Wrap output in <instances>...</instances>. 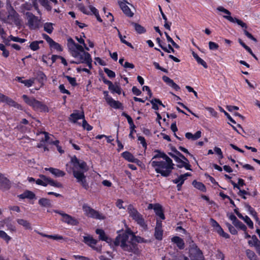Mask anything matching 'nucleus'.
Instances as JSON below:
<instances>
[{
	"instance_id": "nucleus-18",
	"label": "nucleus",
	"mask_w": 260,
	"mask_h": 260,
	"mask_svg": "<svg viewBox=\"0 0 260 260\" xmlns=\"http://www.w3.org/2000/svg\"><path fill=\"white\" fill-rule=\"evenodd\" d=\"M45 171H49L55 177H63L65 175V173L56 168H44Z\"/></svg>"
},
{
	"instance_id": "nucleus-11",
	"label": "nucleus",
	"mask_w": 260,
	"mask_h": 260,
	"mask_svg": "<svg viewBox=\"0 0 260 260\" xmlns=\"http://www.w3.org/2000/svg\"><path fill=\"white\" fill-rule=\"evenodd\" d=\"M82 208L84 213L88 217L99 219L104 218V216L100 214L98 212L91 208L87 205H83Z\"/></svg>"
},
{
	"instance_id": "nucleus-22",
	"label": "nucleus",
	"mask_w": 260,
	"mask_h": 260,
	"mask_svg": "<svg viewBox=\"0 0 260 260\" xmlns=\"http://www.w3.org/2000/svg\"><path fill=\"white\" fill-rule=\"evenodd\" d=\"M39 177L40 178L38 179L36 181V184L43 186H47L49 184L50 178L41 174L39 175Z\"/></svg>"
},
{
	"instance_id": "nucleus-61",
	"label": "nucleus",
	"mask_w": 260,
	"mask_h": 260,
	"mask_svg": "<svg viewBox=\"0 0 260 260\" xmlns=\"http://www.w3.org/2000/svg\"><path fill=\"white\" fill-rule=\"evenodd\" d=\"M206 109L210 113V115L214 117H217V113L216 111H215V110L211 107H206Z\"/></svg>"
},
{
	"instance_id": "nucleus-32",
	"label": "nucleus",
	"mask_w": 260,
	"mask_h": 260,
	"mask_svg": "<svg viewBox=\"0 0 260 260\" xmlns=\"http://www.w3.org/2000/svg\"><path fill=\"white\" fill-rule=\"evenodd\" d=\"M18 197L21 199H33L35 198V194L31 191L26 190L24 191L23 193L19 195Z\"/></svg>"
},
{
	"instance_id": "nucleus-21",
	"label": "nucleus",
	"mask_w": 260,
	"mask_h": 260,
	"mask_svg": "<svg viewBox=\"0 0 260 260\" xmlns=\"http://www.w3.org/2000/svg\"><path fill=\"white\" fill-rule=\"evenodd\" d=\"M96 233L99 235L100 239L107 242V243H109L110 245L112 244L113 240H112L111 238H108L105 235V233L103 230H102L101 229H97L96 230Z\"/></svg>"
},
{
	"instance_id": "nucleus-45",
	"label": "nucleus",
	"mask_w": 260,
	"mask_h": 260,
	"mask_svg": "<svg viewBox=\"0 0 260 260\" xmlns=\"http://www.w3.org/2000/svg\"><path fill=\"white\" fill-rule=\"evenodd\" d=\"M118 37H119L121 42L122 43H123V44H125L126 45H127V46L133 48V46L132 45V44L126 41V40H125V38H126V36H122V35L120 34L119 31L118 30Z\"/></svg>"
},
{
	"instance_id": "nucleus-7",
	"label": "nucleus",
	"mask_w": 260,
	"mask_h": 260,
	"mask_svg": "<svg viewBox=\"0 0 260 260\" xmlns=\"http://www.w3.org/2000/svg\"><path fill=\"white\" fill-rule=\"evenodd\" d=\"M216 10L219 12L222 13L219 14L222 15L223 17L227 19L229 21L232 23H237L239 25L241 26L243 28H246L247 25L245 23L243 22L242 20L237 19L236 18H233L231 15V12L227 9H225L222 6H219L216 8Z\"/></svg>"
},
{
	"instance_id": "nucleus-17",
	"label": "nucleus",
	"mask_w": 260,
	"mask_h": 260,
	"mask_svg": "<svg viewBox=\"0 0 260 260\" xmlns=\"http://www.w3.org/2000/svg\"><path fill=\"white\" fill-rule=\"evenodd\" d=\"M84 118V114L83 112H79L75 111L70 115V120L73 123H76L78 120L83 119Z\"/></svg>"
},
{
	"instance_id": "nucleus-59",
	"label": "nucleus",
	"mask_w": 260,
	"mask_h": 260,
	"mask_svg": "<svg viewBox=\"0 0 260 260\" xmlns=\"http://www.w3.org/2000/svg\"><path fill=\"white\" fill-rule=\"evenodd\" d=\"M219 110L221 112H223L226 117L233 123L235 124L236 121L231 117V116L227 113L223 108L219 107Z\"/></svg>"
},
{
	"instance_id": "nucleus-31",
	"label": "nucleus",
	"mask_w": 260,
	"mask_h": 260,
	"mask_svg": "<svg viewBox=\"0 0 260 260\" xmlns=\"http://www.w3.org/2000/svg\"><path fill=\"white\" fill-rule=\"evenodd\" d=\"M201 134L200 131H197L194 134L188 132L185 134V137L189 140H196L201 137Z\"/></svg>"
},
{
	"instance_id": "nucleus-40",
	"label": "nucleus",
	"mask_w": 260,
	"mask_h": 260,
	"mask_svg": "<svg viewBox=\"0 0 260 260\" xmlns=\"http://www.w3.org/2000/svg\"><path fill=\"white\" fill-rule=\"evenodd\" d=\"M17 222L19 224L23 226L26 229H31L30 223L26 220L18 219Z\"/></svg>"
},
{
	"instance_id": "nucleus-47",
	"label": "nucleus",
	"mask_w": 260,
	"mask_h": 260,
	"mask_svg": "<svg viewBox=\"0 0 260 260\" xmlns=\"http://www.w3.org/2000/svg\"><path fill=\"white\" fill-rule=\"evenodd\" d=\"M246 254L247 257L250 259V260H254L256 258H257V256L255 255V253L251 250H246Z\"/></svg>"
},
{
	"instance_id": "nucleus-54",
	"label": "nucleus",
	"mask_w": 260,
	"mask_h": 260,
	"mask_svg": "<svg viewBox=\"0 0 260 260\" xmlns=\"http://www.w3.org/2000/svg\"><path fill=\"white\" fill-rule=\"evenodd\" d=\"M38 78L39 82L41 84V86H42L44 84V81L46 80L45 75L42 72H40L38 74Z\"/></svg>"
},
{
	"instance_id": "nucleus-50",
	"label": "nucleus",
	"mask_w": 260,
	"mask_h": 260,
	"mask_svg": "<svg viewBox=\"0 0 260 260\" xmlns=\"http://www.w3.org/2000/svg\"><path fill=\"white\" fill-rule=\"evenodd\" d=\"M258 239L256 236H252L251 239L248 241V244L250 246H255L258 245L257 243Z\"/></svg>"
},
{
	"instance_id": "nucleus-1",
	"label": "nucleus",
	"mask_w": 260,
	"mask_h": 260,
	"mask_svg": "<svg viewBox=\"0 0 260 260\" xmlns=\"http://www.w3.org/2000/svg\"><path fill=\"white\" fill-rule=\"evenodd\" d=\"M143 242V239L136 236L129 230L120 232L113 244L119 246L125 251L136 252L137 250V243Z\"/></svg>"
},
{
	"instance_id": "nucleus-52",
	"label": "nucleus",
	"mask_w": 260,
	"mask_h": 260,
	"mask_svg": "<svg viewBox=\"0 0 260 260\" xmlns=\"http://www.w3.org/2000/svg\"><path fill=\"white\" fill-rule=\"evenodd\" d=\"M9 39L10 41H12L16 42H19L20 43H23L26 41V40L24 39L19 38L17 37H14L12 35L9 37Z\"/></svg>"
},
{
	"instance_id": "nucleus-24",
	"label": "nucleus",
	"mask_w": 260,
	"mask_h": 260,
	"mask_svg": "<svg viewBox=\"0 0 260 260\" xmlns=\"http://www.w3.org/2000/svg\"><path fill=\"white\" fill-rule=\"evenodd\" d=\"M191 174L190 173H186L183 175H181L178 177L177 178L174 179L173 182L175 184H183L187 178L188 177L190 176Z\"/></svg>"
},
{
	"instance_id": "nucleus-2",
	"label": "nucleus",
	"mask_w": 260,
	"mask_h": 260,
	"mask_svg": "<svg viewBox=\"0 0 260 260\" xmlns=\"http://www.w3.org/2000/svg\"><path fill=\"white\" fill-rule=\"evenodd\" d=\"M67 46L71 55L75 59L71 63H86L89 69L92 68V59L90 54L82 45L76 43L72 38L67 40Z\"/></svg>"
},
{
	"instance_id": "nucleus-12",
	"label": "nucleus",
	"mask_w": 260,
	"mask_h": 260,
	"mask_svg": "<svg viewBox=\"0 0 260 260\" xmlns=\"http://www.w3.org/2000/svg\"><path fill=\"white\" fill-rule=\"evenodd\" d=\"M81 11L86 14H93L96 17L98 21L102 22V20L100 16L98 10L92 6H89L88 8L84 7L81 8Z\"/></svg>"
},
{
	"instance_id": "nucleus-49",
	"label": "nucleus",
	"mask_w": 260,
	"mask_h": 260,
	"mask_svg": "<svg viewBox=\"0 0 260 260\" xmlns=\"http://www.w3.org/2000/svg\"><path fill=\"white\" fill-rule=\"evenodd\" d=\"M1 183H4L5 185V188L6 189L9 188V185L8 183V181L0 173V184ZM0 188H3L2 185L0 184Z\"/></svg>"
},
{
	"instance_id": "nucleus-33",
	"label": "nucleus",
	"mask_w": 260,
	"mask_h": 260,
	"mask_svg": "<svg viewBox=\"0 0 260 260\" xmlns=\"http://www.w3.org/2000/svg\"><path fill=\"white\" fill-rule=\"evenodd\" d=\"M237 214V216L243 220L246 223V224L248 225V226L250 229L253 228V222L251 221V220L250 219V218L248 216H247V215H245L244 216L241 213H238Z\"/></svg>"
},
{
	"instance_id": "nucleus-13",
	"label": "nucleus",
	"mask_w": 260,
	"mask_h": 260,
	"mask_svg": "<svg viewBox=\"0 0 260 260\" xmlns=\"http://www.w3.org/2000/svg\"><path fill=\"white\" fill-rule=\"evenodd\" d=\"M154 237L158 240H161L163 236V230L162 229V221L157 219L155 228Z\"/></svg>"
},
{
	"instance_id": "nucleus-35",
	"label": "nucleus",
	"mask_w": 260,
	"mask_h": 260,
	"mask_svg": "<svg viewBox=\"0 0 260 260\" xmlns=\"http://www.w3.org/2000/svg\"><path fill=\"white\" fill-rule=\"evenodd\" d=\"M109 89L111 91L112 93H116L118 94H120L122 92V89L120 87V85L118 84H113L112 86H110L109 88Z\"/></svg>"
},
{
	"instance_id": "nucleus-64",
	"label": "nucleus",
	"mask_w": 260,
	"mask_h": 260,
	"mask_svg": "<svg viewBox=\"0 0 260 260\" xmlns=\"http://www.w3.org/2000/svg\"><path fill=\"white\" fill-rule=\"evenodd\" d=\"M214 152L219 155V158L221 159L223 158V156L222 154V151L221 149L219 147H215L214 148Z\"/></svg>"
},
{
	"instance_id": "nucleus-14",
	"label": "nucleus",
	"mask_w": 260,
	"mask_h": 260,
	"mask_svg": "<svg viewBox=\"0 0 260 260\" xmlns=\"http://www.w3.org/2000/svg\"><path fill=\"white\" fill-rule=\"evenodd\" d=\"M170 155L174 158L175 161L177 163V167L178 168H184L186 170H191V166L189 162L185 161L179 157L170 154Z\"/></svg>"
},
{
	"instance_id": "nucleus-23",
	"label": "nucleus",
	"mask_w": 260,
	"mask_h": 260,
	"mask_svg": "<svg viewBox=\"0 0 260 260\" xmlns=\"http://www.w3.org/2000/svg\"><path fill=\"white\" fill-rule=\"evenodd\" d=\"M162 79L169 86L173 88L176 90H178L180 89L179 86L176 84L172 79H170L169 77L164 76L162 77Z\"/></svg>"
},
{
	"instance_id": "nucleus-62",
	"label": "nucleus",
	"mask_w": 260,
	"mask_h": 260,
	"mask_svg": "<svg viewBox=\"0 0 260 260\" xmlns=\"http://www.w3.org/2000/svg\"><path fill=\"white\" fill-rule=\"evenodd\" d=\"M104 72L106 73L107 76L110 78H114L115 77V73L113 71H112L107 68L104 69Z\"/></svg>"
},
{
	"instance_id": "nucleus-3",
	"label": "nucleus",
	"mask_w": 260,
	"mask_h": 260,
	"mask_svg": "<svg viewBox=\"0 0 260 260\" xmlns=\"http://www.w3.org/2000/svg\"><path fill=\"white\" fill-rule=\"evenodd\" d=\"M72 168L68 166L67 171L70 173L73 172V176L76 179L77 182L80 183L84 188H88V184L86 181V176L84 173L88 170L86 163L83 160L78 159L76 157H73L71 161Z\"/></svg>"
},
{
	"instance_id": "nucleus-20",
	"label": "nucleus",
	"mask_w": 260,
	"mask_h": 260,
	"mask_svg": "<svg viewBox=\"0 0 260 260\" xmlns=\"http://www.w3.org/2000/svg\"><path fill=\"white\" fill-rule=\"evenodd\" d=\"M154 152L155 153L151 160H154V161H161L169 157L165 153L159 150H156Z\"/></svg>"
},
{
	"instance_id": "nucleus-19",
	"label": "nucleus",
	"mask_w": 260,
	"mask_h": 260,
	"mask_svg": "<svg viewBox=\"0 0 260 260\" xmlns=\"http://www.w3.org/2000/svg\"><path fill=\"white\" fill-rule=\"evenodd\" d=\"M189 254V256L192 260H198L202 257V252L197 248L190 250Z\"/></svg>"
},
{
	"instance_id": "nucleus-10",
	"label": "nucleus",
	"mask_w": 260,
	"mask_h": 260,
	"mask_svg": "<svg viewBox=\"0 0 260 260\" xmlns=\"http://www.w3.org/2000/svg\"><path fill=\"white\" fill-rule=\"evenodd\" d=\"M54 212L60 215L62 217V221L67 223L68 224L76 225L79 223L77 219L70 215L63 212L62 211L54 210Z\"/></svg>"
},
{
	"instance_id": "nucleus-42",
	"label": "nucleus",
	"mask_w": 260,
	"mask_h": 260,
	"mask_svg": "<svg viewBox=\"0 0 260 260\" xmlns=\"http://www.w3.org/2000/svg\"><path fill=\"white\" fill-rule=\"evenodd\" d=\"M210 224L214 228V230L217 232H221L222 228L217 223V222L213 218L210 219Z\"/></svg>"
},
{
	"instance_id": "nucleus-55",
	"label": "nucleus",
	"mask_w": 260,
	"mask_h": 260,
	"mask_svg": "<svg viewBox=\"0 0 260 260\" xmlns=\"http://www.w3.org/2000/svg\"><path fill=\"white\" fill-rule=\"evenodd\" d=\"M134 25L135 26V30L138 33L142 34L145 31V29H144V28L140 24L137 23H134Z\"/></svg>"
},
{
	"instance_id": "nucleus-58",
	"label": "nucleus",
	"mask_w": 260,
	"mask_h": 260,
	"mask_svg": "<svg viewBox=\"0 0 260 260\" xmlns=\"http://www.w3.org/2000/svg\"><path fill=\"white\" fill-rule=\"evenodd\" d=\"M218 47L219 46L217 43L211 41L209 42V48L210 50H216L218 49Z\"/></svg>"
},
{
	"instance_id": "nucleus-5",
	"label": "nucleus",
	"mask_w": 260,
	"mask_h": 260,
	"mask_svg": "<svg viewBox=\"0 0 260 260\" xmlns=\"http://www.w3.org/2000/svg\"><path fill=\"white\" fill-rule=\"evenodd\" d=\"M7 6L8 10V15L6 16L3 14L2 17L4 19H0L6 23H14L17 26H21L22 21L18 14L14 10L10 4H7Z\"/></svg>"
},
{
	"instance_id": "nucleus-26",
	"label": "nucleus",
	"mask_w": 260,
	"mask_h": 260,
	"mask_svg": "<svg viewBox=\"0 0 260 260\" xmlns=\"http://www.w3.org/2000/svg\"><path fill=\"white\" fill-rule=\"evenodd\" d=\"M84 242L88 245L89 246L93 248L94 246L96 244L97 241L94 239L91 236L89 235L85 236L83 237Z\"/></svg>"
},
{
	"instance_id": "nucleus-43",
	"label": "nucleus",
	"mask_w": 260,
	"mask_h": 260,
	"mask_svg": "<svg viewBox=\"0 0 260 260\" xmlns=\"http://www.w3.org/2000/svg\"><path fill=\"white\" fill-rule=\"evenodd\" d=\"M49 46L51 49L56 50L58 52H61L63 50L61 46L54 41L51 42Z\"/></svg>"
},
{
	"instance_id": "nucleus-41",
	"label": "nucleus",
	"mask_w": 260,
	"mask_h": 260,
	"mask_svg": "<svg viewBox=\"0 0 260 260\" xmlns=\"http://www.w3.org/2000/svg\"><path fill=\"white\" fill-rule=\"evenodd\" d=\"M192 54L193 57L195 58V59L196 60V61H197V62L199 64H201L202 66H203L204 68H205L206 69L207 68L208 66H207L206 62L203 59H202L201 58H200L198 55V54L197 53H196L195 52H193Z\"/></svg>"
},
{
	"instance_id": "nucleus-27",
	"label": "nucleus",
	"mask_w": 260,
	"mask_h": 260,
	"mask_svg": "<svg viewBox=\"0 0 260 260\" xmlns=\"http://www.w3.org/2000/svg\"><path fill=\"white\" fill-rule=\"evenodd\" d=\"M154 212L157 216H158L160 220H164L165 219V215L163 213L161 206L159 204H156V206L154 209Z\"/></svg>"
},
{
	"instance_id": "nucleus-44",
	"label": "nucleus",
	"mask_w": 260,
	"mask_h": 260,
	"mask_svg": "<svg viewBox=\"0 0 260 260\" xmlns=\"http://www.w3.org/2000/svg\"><path fill=\"white\" fill-rule=\"evenodd\" d=\"M53 24L50 22H46L44 24V30L48 34H51L53 30Z\"/></svg>"
},
{
	"instance_id": "nucleus-60",
	"label": "nucleus",
	"mask_w": 260,
	"mask_h": 260,
	"mask_svg": "<svg viewBox=\"0 0 260 260\" xmlns=\"http://www.w3.org/2000/svg\"><path fill=\"white\" fill-rule=\"evenodd\" d=\"M82 126L88 131H90L92 129V126L89 125L85 119L82 121Z\"/></svg>"
},
{
	"instance_id": "nucleus-9",
	"label": "nucleus",
	"mask_w": 260,
	"mask_h": 260,
	"mask_svg": "<svg viewBox=\"0 0 260 260\" xmlns=\"http://www.w3.org/2000/svg\"><path fill=\"white\" fill-rule=\"evenodd\" d=\"M26 25L30 29H36L39 26L40 20L32 13L27 12L25 14Z\"/></svg>"
},
{
	"instance_id": "nucleus-29",
	"label": "nucleus",
	"mask_w": 260,
	"mask_h": 260,
	"mask_svg": "<svg viewBox=\"0 0 260 260\" xmlns=\"http://www.w3.org/2000/svg\"><path fill=\"white\" fill-rule=\"evenodd\" d=\"M127 5H130V4L129 3L128 4H124L119 7L125 15L128 17H132L133 16L134 13L131 11Z\"/></svg>"
},
{
	"instance_id": "nucleus-15",
	"label": "nucleus",
	"mask_w": 260,
	"mask_h": 260,
	"mask_svg": "<svg viewBox=\"0 0 260 260\" xmlns=\"http://www.w3.org/2000/svg\"><path fill=\"white\" fill-rule=\"evenodd\" d=\"M107 104L114 109H122V104L118 101H115L112 97H107L106 101Z\"/></svg>"
},
{
	"instance_id": "nucleus-57",
	"label": "nucleus",
	"mask_w": 260,
	"mask_h": 260,
	"mask_svg": "<svg viewBox=\"0 0 260 260\" xmlns=\"http://www.w3.org/2000/svg\"><path fill=\"white\" fill-rule=\"evenodd\" d=\"M229 218L235 226L238 225V223H239V221L237 219V217L235 215L231 214L229 215Z\"/></svg>"
},
{
	"instance_id": "nucleus-30",
	"label": "nucleus",
	"mask_w": 260,
	"mask_h": 260,
	"mask_svg": "<svg viewBox=\"0 0 260 260\" xmlns=\"http://www.w3.org/2000/svg\"><path fill=\"white\" fill-rule=\"evenodd\" d=\"M172 242L176 244L179 249H183L184 247V243L182 239L176 236L172 238Z\"/></svg>"
},
{
	"instance_id": "nucleus-6",
	"label": "nucleus",
	"mask_w": 260,
	"mask_h": 260,
	"mask_svg": "<svg viewBox=\"0 0 260 260\" xmlns=\"http://www.w3.org/2000/svg\"><path fill=\"white\" fill-rule=\"evenodd\" d=\"M22 98L26 104L31 106L35 110L43 112L48 111V108L45 105L34 98H29L26 95H23Z\"/></svg>"
},
{
	"instance_id": "nucleus-46",
	"label": "nucleus",
	"mask_w": 260,
	"mask_h": 260,
	"mask_svg": "<svg viewBox=\"0 0 260 260\" xmlns=\"http://www.w3.org/2000/svg\"><path fill=\"white\" fill-rule=\"evenodd\" d=\"M40 4L43 6L47 10L50 11L52 9L48 0H38Z\"/></svg>"
},
{
	"instance_id": "nucleus-4",
	"label": "nucleus",
	"mask_w": 260,
	"mask_h": 260,
	"mask_svg": "<svg viewBox=\"0 0 260 260\" xmlns=\"http://www.w3.org/2000/svg\"><path fill=\"white\" fill-rule=\"evenodd\" d=\"M149 164L157 173L160 174L163 177H168L170 175L174 165L170 157L161 161L150 160Z\"/></svg>"
},
{
	"instance_id": "nucleus-63",
	"label": "nucleus",
	"mask_w": 260,
	"mask_h": 260,
	"mask_svg": "<svg viewBox=\"0 0 260 260\" xmlns=\"http://www.w3.org/2000/svg\"><path fill=\"white\" fill-rule=\"evenodd\" d=\"M160 47L166 52L168 53H174V50L170 45H168V47H164L161 45H160Z\"/></svg>"
},
{
	"instance_id": "nucleus-16",
	"label": "nucleus",
	"mask_w": 260,
	"mask_h": 260,
	"mask_svg": "<svg viewBox=\"0 0 260 260\" xmlns=\"http://www.w3.org/2000/svg\"><path fill=\"white\" fill-rule=\"evenodd\" d=\"M121 155L125 160L129 162H134L138 165L140 162L138 159L136 158L132 153L128 151L123 152Z\"/></svg>"
},
{
	"instance_id": "nucleus-56",
	"label": "nucleus",
	"mask_w": 260,
	"mask_h": 260,
	"mask_svg": "<svg viewBox=\"0 0 260 260\" xmlns=\"http://www.w3.org/2000/svg\"><path fill=\"white\" fill-rule=\"evenodd\" d=\"M76 39L79 42V43L80 44V45H82L83 47H84L86 50H89L88 47H87L86 45L85 44L84 40L82 37H76Z\"/></svg>"
},
{
	"instance_id": "nucleus-34",
	"label": "nucleus",
	"mask_w": 260,
	"mask_h": 260,
	"mask_svg": "<svg viewBox=\"0 0 260 260\" xmlns=\"http://www.w3.org/2000/svg\"><path fill=\"white\" fill-rule=\"evenodd\" d=\"M36 232L42 237L48 238L55 240H60L63 239V237L59 235H49L38 231Z\"/></svg>"
},
{
	"instance_id": "nucleus-51",
	"label": "nucleus",
	"mask_w": 260,
	"mask_h": 260,
	"mask_svg": "<svg viewBox=\"0 0 260 260\" xmlns=\"http://www.w3.org/2000/svg\"><path fill=\"white\" fill-rule=\"evenodd\" d=\"M52 186L57 187V188H61L62 187V185L60 182L54 181L51 178H50L49 184Z\"/></svg>"
},
{
	"instance_id": "nucleus-8",
	"label": "nucleus",
	"mask_w": 260,
	"mask_h": 260,
	"mask_svg": "<svg viewBox=\"0 0 260 260\" xmlns=\"http://www.w3.org/2000/svg\"><path fill=\"white\" fill-rule=\"evenodd\" d=\"M127 211L129 216L137 222L138 224L144 228L146 227V224L142 216L132 205H130L128 206Z\"/></svg>"
},
{
	"instance_id": "nucleus-37",
	"label": "nucleus",
	"mask_w": 260,
	"mask_h": 260,
	"mask_svg": "<svg viewBox=\"0 0 260 260\" xmlns=\"http://www.w3.org/2000/svg\"><path fill=\"white\" fill-rule=\"evenodd\" d=\"M44 43L43 41H35L30 43L29 45L30 49L32 51H37L40 49V45Z\"/></svg>"
},
{
	"instance_id": "nucleus-25",
	"label": "nucleus",
	"mask_w": 260,
	"mask_h": 260,
	"mask_svg": "<svg viewBox=\"0 0 260 260\" xmlns=\"http://www.w3.org/2000/svg\"><path fill=\"white\" fill-rule=\"evenodd\" d=\"M16 80L18 82L23 83L27 87H29L32 85L35 81V78H32L28 80H23L22 78L17 77Z\"/></svg>"
},
{
	"instance_id": "nucleus-38",
	"label": "nucleus",
	"mask_w": 260,
	"mask_h": 260,
	"mask_svg": "<svg viewBox=\"0 0 260 260\" xmlns=\"http://www.w3.org/2000/svg\"><path fill=\"white\" fill-rule=\"evenodd\" d=\"M151 104L152 105V108L155 110H157L159 109V106H161L162 107H165L161 102L157 99H152L150 101Z\"/></svg>"
},
{
	"instance_id": "nucleus-53",
	"label": "nucleus",
	"mask_w": 260,
	"mask_h": 260,
	"mask_svg": "<svg viewBox=\"0 0 260 260\" xmlns=\"http://www.w3.org/2000/svg\"><path fill=\"white\" fill-rule=\"evenodd\" d=\"M0 50L3 51V56L5 57H8L9 55V52L3 44L0 43Z\"/></svg>"
},
{
	"instance_id": "nucleus-39",
	"label": "nucleus",
	"mask_w": 260,
	"mask_h": 260,
	"mask_svg": "<svg viewBox=\"0 0 260 260\" xmlns=\"http://www.w3.org/2000/svg\"><path fill=\"white\" fill-rule=\"evenodd\" d=\"M192 185L197 189H199L203 192H205L206 190L205 186L202 182L194 180L192 182Z\"/></svg>"
},
{
	"instance_id": "nucleus-48",
	"label": "nucleus",
	"mask_w": 260,
	"mask_h": 260,
	"mask_svg": "<svg viewBox=\"0 0 260 260\" xmlns=\"http://www.w3.org/2000/svg\"><path fill=\"white\" fill-rule=\"evenodd\" d=\"M0 238L8 243L11 238L4 231H0Z\"/></svg>"
},
{
	"instance_id": "nucleus-36",
	"label": "nucleus",
	"mask_w": 260,
	"mask_h": 260,
	"mask_svg": "<svg viewBox=\"0 0 260 260\" xmlns=\"http://www.w3.org/2000/svg\"><path fill=\"white\" fill-rule=\"evenodd\" d=\"M39 204L43 207H51L52 204L50 200L46 198H41L38 201Z\"/></svg>"
},
{
	"instance_id": "nucleus-28",
	"label": "nucleus",
	"mask_w": 260,
	"mask_h": 260,
	"mask_svg": "<svg viewBox=\"0 0 260 260\" xmlns=\"http://www.w3.org/2000/svg\"><path fill=\"white\" fill-rule=\"evenodd\" d=\"M3 103H5L10 106L20 109L21 106L11 98L5 95Z\"/></svg>"
}]
</instances>
